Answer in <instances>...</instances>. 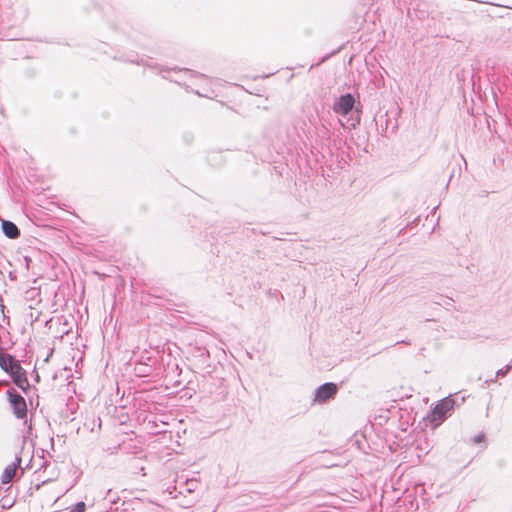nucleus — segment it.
I'll return each instance as SVG.
<instances>
[{
    "label": "nucleus",
    "mask_w": 512,
    "mask_h": 512,
    "mask_svg": "<svg viewBox=\"0 0 512 512\" xmlns=\"http://www.w3.org/2000/svg\"><path fill=\"white\" fill-rule=\"evenodd\" d=\"M338 391V387L335 383H325L319 386L315 391L314 401L318 403H324L327 400L333 398Z\"/></svg>",
    "instance_id": "nucleus-3"
},
{
    "label": "nucleus",
    "mask_w": 512,
    "mask_h": 512,
    "mask_svg": "<svg viewBox=\"0 0 512 512\" xmlns=\"http://www.w3.org/2000/svg\"><path fill=\"white\" fill-rule=\"evenodd\" d=\"M2 231L10 239H16L20 235L19 228L11 221L3 220L2 221Z\"/></svg>",
    "instance_id": "nucleus-6"
},
{
    "label": "nucleus",
    "mask_w": 512,
    "mask_h": 512,
    "mask_svg": "<svg viewBox=\"0 0 512 512\" xmlns=\"http://www.w3.org/2000/svg\"><path fill=\"white\" fill-rule=\"evenodd\" d=\"M14 361L15 359L12 355L0 352V367L5 372L12 368Z\"/></svg>",
    "instance_id": "nucleus-7"
},
{
    "label": "nucleus",
    "mask_w": 512,
    "mask_h": 512,
    "mask_svg": "<svg viewBox=\"0 0 512 512\" xmlns=\"http://www.w3.org/2000/svg\"><path fill=\"white\" fill-rule=\"evenodd\" d=\"M85 511V503L78 502L69 512H84Z\"/></svg>",
    "instance_id": "nucleus-11"
},
{
    "label": "nucleus",
    "mask_w": 512,
    "mask_h": 512,
    "mask_svg": "<svg viewBox=\"0 0 512 512\" xmlns=\"http://www.w3.org/2000/svg\"><path fill=\"white\" fill-rule=\"evenodd\" d=\"M496 376L495 378H490V380H486V383H492V382H495L496 381Z\"/></svg>",
    "instance_id": "nucleus-13"
},
{
    "label": "nucleus",
    "mask_w": 512,
    "mask_h": 512,
    "mask_svg": "<svg viewBox=\"0 0 512 512\" xmlns=\"http://www.w3.org/2000/svg\"><path fill=\"white\" fill-rule=\"evenodd\" d=\"M8 400L13 409L14 415L18 419H23L27 415V405L25 399L17 393L15 389H9L7 391Z\"/></svg>",
    "instance_id": "nucleus-2"
},
{
    "label": "nucleus",
    "mask_w": 512,
    "mask_h": 512,
    "mask_svg": "<svg viewBox=\"0 0 512 512\" xmlns=\"http://www.w3.org/2000/svg\"><path fill=\"white\" fill-rule=\"evenodd\" d=\"M454 404L455 401L451 397H446L438 402V404L432 410L431 422L435 426L440 425L446 418V414L453 409Z\"/></svg>",
    "instance_id": "nucleus-1"
},
{
    "label": "nucleus",
    "mask_w": 512,
    "mask_h": 512,
    "mask_svg": "<svg viewBox=\"0 0 512 512\" xmlns=\"http://www.w3.org/2000/svg\"><path fill=\"white\" fill-rule=\"evenodd\" d=\"M484 440V435L483 434H480V435H477L473 438V441L474 443H480Z\"/></svg>",
    "instance_id": "nucleus-12"
},
{
    "label": "nucleus",
    "mask_w": 512,
    "mask_h": 512,
    "mask_svg": "<svg viewBox=\"0 0 512 512\" xmlns=\"http://www.w3.org/2000/svg\"><path fill=\"white\" fill-rule=\"evenodd\" d=\"M355 99L350 94L341 95L333 105V111L337 114L347 115L354 107Z\"/></svg>",
    "instance_id": "nucleus-4"
},
{
    "label": "nucleus",
    "mask_w": 512,
    "mask_h": 512,
    "mask_svg": "<svg viewBox=\"0 0 512 512\" xmlns=\"http://www.w3.org/2000/svg\"><path fill=\"white\" fill-rule=\"evenodd\" d=\"M23 371L24 369L21 367L20 363L17 360H15L12 365V368L9 369L7 373H9L11 377H13L14 375L22 374Z\"/></svg>",
    "instance_id": "nucleus-9"
},
{
    "label": "nucleus",
    "mask_w": 512,
    "mask_h": 512,
    "mask_svg": "<svg viewBox=\"0 0 512 512\" xmlns=\"http://www.w3.org/2000/svg\"><path fill=\"white\" fill-rule=\"evenodd\" d=\"M511 368H512L511 365L504 366L503 368L499 369L496 372V377H504V376H506L510 372Z\"/></svg>",
    "instance_id": "nucleus-10"
},
{
    "label": "nucleus",
    "mask_w": 512,
    "mask_h": 512,
    "mask_svg": "<svg viewBox=\"0 0 512 512\" xmlns=\"http://www.w3.org/2000/svg\"><path fill=\"white\" fill-rule=\"evenodd\" d=\"M6 383H7V382L0 381V385H2V384H6Z\"/></svg>",
    "instance_id": "nucleus-14"
},
{
    "label": "nucleus",
    "mask_w": 512,
    "mask_h": 512,
    "mask_svg": "<svg viewBox=\"0 0 512 512\" xmlns=\"http://www.w3.org/2000/svg\"><path fill=\"white\" fill-rule=\"evenodd\" d=\"M21 461V457L19 455H16L15 460L11 464L6 466L1 475L2 484H8L13 480V478L17 474V469L20 467Z\"/></svg>",
    "instance_id": "nucleus-5"
},
{
    "label": "nucleus",
    "mask_w": 512,
    "mask_h": 512,
    "mask_svg": "<svg viewBox=\"0 0 512 512\" xmlns=\"http://www.w3.org/2000/svg\"><path fill=\"white\" fill-rule=\"evenodd\" d=\"M12 380L16 386H18L22 390H26L29 387V382L26 377V372L23 371L22 374H17L12 377Z\"/></svg>",
    "instance_id": "nucleus-8"
}]
</instances>
